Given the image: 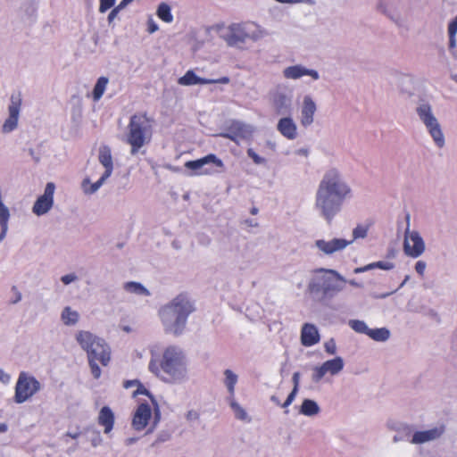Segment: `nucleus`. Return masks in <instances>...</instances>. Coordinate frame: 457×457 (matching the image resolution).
<instances>
[{
  "label": "nucleus",
  "instance_id": "58836bf2",
  "mask_svg": "<svg viewBox=\"0 0 457 457\" xmlns=\"http://www.w3.org/2000/svg\"><path fill=\"white\" fill-rule=\"evenodd\" d=\"M348 325L356 333L368 335L370 328L364 321L359 320H350L348 321Z\"/></svg>",
  "mask_w": 457,
  "mask_h": 457
},
{
  "label": "nucleus",
  "instance_id": "0e129e2a",
  "mask_svg": "<svg viewBox=\"0 0 457 457\" xmlns=\"http://www.w3.org/2000/svg\"><path fill=\"white\" fill-rule=\"evenodd\" d=\"M8 429V427L5 423H0V433H4Z\"/></svg>",
  "mask_w": 457,
  "mask_h": 457
},
{
  "label": "nucleus",
  "instance_id": "e433bc0d",
  "mask_svg": "<svg viewBox=\"0 0 457 457\" xmlns=\"http://www.w3.org/2000/svg\"><path fill=\"white\" fill-rule=\"evenodd\" d=\"M375 268H379L381 270H389L394 268V263L389 262H377L370 263V264L361 267V268H356L354 270V273L368 271V270H373Z\"/></svg>",
  "mask_w": 457,
  "mask_h": 457
},
{
  "label": "nucleus",
  "instance_id": "c9c22d12",
  "mask_svg": "<svg viewBox=\"0 0 457 457\" xmlns=\"http://www.w3.org/2000/svg\"><path fill=\"white\" fill-rule=\"evenodd\" d=\"M124 289L137 295H149V291L139 282H127L124 284Z\"/></svg>",
  "mask_w": 457,
  "mask_h": 457
},
{
  "label": "nucleus",
  "instance_id": "7c9ffc66",
  "mask_svg": "<svg viewBox=\"0 0 457 457\" xmlns=\"http://www.w3.org/2000/svg\"><path fill=\"white\" fill-rule=\"evenodd\" d=\"M320 411V408L319 404L314 400L312 399H304L299 410V413L307 417L315 416Z\"/></svg>",
  "mask_w": 457,
  "mask_h": 457
},
{
  "label": "nucleus",
  "instance_id": "423d86ee",
  "mask_svg": "<svg viewBox=\"0 0 457 457\" xmlns=\"http://www.w3.org/2000/svg\"><path fill=\"white\" fill-rule=\"evenodd\" d=\"M262 37L263 31L253 22L232 23L221 35L228 46L238 49H242L248 40L255 42Z\"/></svg>",
  "mask_w": 457,
  "mask_h": 457
},
{
  "label": "nucleus",
  "instance_id": "c85d7f7f",
  "mask_svg": "<svg viewBox=\"0 0 457 457\" xmlns=\"http://www.w3.org/2000/svg\"><path fill=\"white\" fill-rule=\"evenodd\" d=\"M224 374V386L227 388L228 393V399H231L235 397V387L238 381V376L231 370L227 369L223 372Z\"/></svg>",
  "mask_w": 457,
  "mask_h": 457
},
{
  "label": "nucleus",
  "instance_id": "4d7b16f0",
  "mask_svg": "<svg viewBox=\"0 0 457 457\" xmlns=\"http://www.w3.org/2000/svg\"><path fill=\"white\" fill-rule=\"evenodd\" d=\"M312 0H283L284 4H299V3H312Z\"/></svg>",
  "mask_w": 457,
  "mask_h": 457
},
{
  "label": "nucleus",
  "instance_id": "864d4df0",
  "mask_svg": "<svg viewBox=\"0 0 457 457\" xmlns=\"http://www.w3.org/2000/svg\"><path fill=\"white\" fill-rule=\"evenodd\" d=\"M292 381L294 383V387L293 388H295L296 391L298 392L299 381H300V373L299 372H295L293 374Z\"/></svg>",
  "mask_w": 457,
  "mask_h": 457
},
{
  "label": "nucleus",
  "instance_id": "052dcab7",
  "mask_svg": "<svg viewBox=\"0 0 457 457\" xmlns=\"http://www.w3.org/2000/svg\"><path fill=\"white\" fill-rule=\"evenodd\" d=\"M170 437V435H159L158 438H157V441L158 442H164L166 441L167 439H169Z\"/></svg>",
  "mask_w": 457,
  "mask_h": 457
},
{
  "label": "nucleus",
  "instance_id": "412c9836",
  "mask_svg": "<svg viewBox=\"0 0 457 457\" xmlns=\"http://www.w3.org/2000/svg\"><path fill=\"white\" fill-rule=\"evenodd\" d=\"M137 384H138V386H137V389L134 392V395H147L151 399V402L154 407V416L153 427L150 429H148V431H147V433H151L155 428V427L157 426V424L159 423V421L161 420V411H160V408H159L158 403H157L156 400L154 399V397L151 395V393L146 388H145L142 385H140L137 380L125 381L124 387L129 388Z\"/></svg>",
  "mask_w": 457,
  "mask_h": 457
},
{
  "label": "nucleus",
  "instance_id": "1a4fd4ad",
  "mask_svg": "<svg viewBox=\"0 0 457 457\" xmlns=\"http://www.w3.org/2000/svg\"><path fill=\"white\" fill-rule=\"evenodd\" d=\"M98 161L104 166V172L95 183H91L88 178L83 179L81 187L86 195H93L111 177L113 170V162L111 148L108 145H102L99 148Z\"/></svg>",
  "mask_w": 457,
  "mask_h": 457
},
{
  "label": "nucleus",
  "instance_id": "680f3d73",
  "mask_svg": "<svg viewBox=\"0 0 457 457\" xmlns=\"http://www.w3.org/2000/svg\"><path fill=\"white\" fill-rule=\"evenodd\" d=\"M137 438L136 437H129V438H127L126 439V445H131L133 444H135L137 442Z\"/></svg>",
  "mask_w": 457,
  "mask_h": 457
},
{
  "label": "nucleus",
  "instance_id": "ddd939ff",
  "mask_svg": "<svg viewBox=\"0 0 457 457\" xmlns=\"http://www.w3.org/2000/svg\"><path fill=\"white\" fill-rule=\"evenodd\" d=\"M426 250L425 241L419 231L410 228L408 223L404 231L403 251L407 256L418 258L424 253Z\"/></svg>",
  "mask_w": 457,
  "mask_h": 457
},
{
  "label": "nucleus",
  "instance_id": "5fc2aeb1",
  "mask_svg": "<svg viewBox=\"0 0 457 457\" xmlns=\"http://www.w3.org/2000/svg\"><path fill=\"white\" fill-rule=\"evenodd\" d=\"M118 14H119V12L115 8H113L108 14V17H107L108 22L112 23L114 21V19L117 17Z\"/></svg>",
  "mask_w": 457,
  "mask_h": 457
},
{
  "label": "nucleus",
  "instance_id": "72a5a7b5",
  "mask_svg": "<svg viewBox=\"0 0 457 457\" xmlns=\"http://www.w3.org/2000/svg\"><path fill=\"white\" fill-rule=\"evenodd\" d=\"M376 342H386L391 337V332L386 328H370L367 335Z\"/></svg>",
  "mask_w": 457,
  "mask_h": 457
},
{
  "label": "nucleus",
  "instance_id": "09e8293b",
  "mask_svg": "<svg viewBox=\"0 0 457 457\" xmlns=\"http://www.w3.org/2000/svg\"><path fill=\"white\" fill-rule=\"evenodd\" d=\"M427 264L423 261H418L415 264V270L420 275H423L426 270Z\"/></svg>",
  "mask_w": 457,
  "mask_h": 457
},
{
  "label": "nucleus",
  "instance_id": "6e6d98bb",
  "mask_svg": "<svg viewBox=\"0 0 457 457\" xmlns=\"http://www.w3.org/2000/svg\"><path fill=\"white\" fill-rule=\"evenodd\" d=\"M129 3L126 0H121L120 3L115 6L114 8L120 12L121 10H123Z\"/></svg>",
  "mask_w": 457,
  "mask_h": 457
},
{
  "label": "nucleus",
  "instance_id": "13d9d810",
  "mask_svg": "<svg viewBox=\"0 0 457 457\" xmlns=\"http://www.w3.org/2000/svg\"><path fill=\"white\" fill-rule=\"evenodd\" d=\"M80 433L79 432H67L66 433V436H70L71 438L72 439H77L79 436Z\"/></svg>",
  "mask_w": 457,
  "mask_h": 457
},
{
  "label": "nucleus",
  "instance_id": "37998d69",
  "mask_svg": "<svg viewBox=\"0 0 457 457\" xmlns=\"http://www.w3.org/2000/svg\"><path fill=\"white\" fill-rule=\"evenodd\" d=\"M116 0H100L99 12L104 13L114 6Z\"/></svg>",
  "mask_w": 457,
  "mask_h": 457
},
{
  "label": "nucleus",
  "instance_id": "79ce46f5",
  "mask_svg": "<svg viewBox=\"0 0 457 457\" xmlns=\"http://www.w3.org/2000/svg\"><path fill=\"white\" fill-rule=\"evenodd\" d=\"M60 279L63 285L68 286V285L79 280V277L76 275V273L71 272V273L62 276Z\"/></svg>",
  "mask_w": 457,
  "mask_h": 457
},
{
  "label": "nucleus",
  "instance_id": "a18cd8bd",
  "mask_svg": "<svg viewBox=\"0 0 457 457\" xmlns=\"http://www.w3.org/2000/svg\"><path fill=\"white\" fill-rule=\"evenodd\" d=\"M325 351L329 354H335L337 351L336 342L333 338L324 344Z\"/></svg>",
  "mask_w": 457,
  "mask_h": 457
},
{
  "label": "nucleus",
  "instance_id": "338daca9",
  "mask_svg": "<svg viewBox=\"0 0 457 457\" xmlns=\"http://www.w3.org/2000/svg\"><path fill=\"white\" fill-rule=\"evenodd\" d=\"M451 79L457 84V73L451 74Z\"/></svg>",
  "mask_w": 457,
  "mask_h": 457
},
{
  "label": "nucleus",
  "instance_id": "dca6fc26",
  "mask_svg": "<svg viewBox=\"0 0 457 457\" xmlns=\"http://www.w3.org/2000/svg\"><path fill=\"white\" fill-rule=\"evenodd\" d=\"M21 103L22 98L20 92L11 96L10 104L8 105V118L4 120L2 127L3 133H11L17 129Z\"/></svg>",
  "mask_w": 457,
  "mask_h": 457
},
{
  "label": "nucleus",
  "instance_id": "f257e3e1",
  "mask_svg": "<svg viewBox=\"0 0 457 457\" xmlns=\"http://www.w3.org/2000/svg\"><path fill=\"white\" fill-rule=\"evenodd\" d=\"M148 370L167 384H182L189 378L186 354L176 345L167 346L161 354L152 352Z\"/></svg>",
  "mask_w": 457,
  "mask_h": 457
},
{
  "label": "nucleus",
  "instance_id": "f3484780",
  "mask_svg": "<svg viewBox=\"0 0 457 457\" xmlns=\"http://www.w3.org/2000/svg\"><path fill=\"white\" fill-rule=\"evenodd\" d=\"M54 191L55 185L53 182H48L46 185L44 194L36 200L32 207V212L36 215L42 216L51 210L54 205Z\"/></svg>",
  "mask_w": 457,
  "mask_h": 457
},
{
  "label": "nucleus",
  "instance_id": "a19ab883",
  "mask_svg": "<svg viewBox=\"0 0 457 457\" xmlns=\"http://www.w3.org/2000/svg\"><path fill=\"white\" fill-rule=\"evenodd\" d=\"M247 155L253 160L255 164H264L266 162L265 158L260 156L255 153L253 148L247 150Z\"/></svg>",
  "mask_w": 457,
  "mask_h": 457
},
{
  "label": "nucleus",
  "instance_id": "c756f323",
  "mask_svg": "<svg viewBox=\"0 0 457 457\" xmlns=\"http://www.w3.org/2000/svg\"><path fill=\"white\" fill-rule=\"evenodd\" d=\"M179 84L182 86L207 85L208 79L198 77L193 71H187L184 76L179 79Z\"/></svg>",
  "mask_w": 457,
  "mask_h": 457
},
{
  "label": "nucleus",
  "instance_id": "6e6552de",
  "mask_svg": "<svg viewBox=\"0 0 457 457\" xmlns=\"http://www.w3.org/2000/svg\"><path fill=\"white\" fill-rule=\"evenodd\" d=\"M416 113L425 126L435 145L438 148L445 147V137L438 119L433 112L432 105L428 102L421 101L416 107Z\"/></svg>",
  "mask_w": 457,
  "mask_h": 457
},
{
  "label": "nucleus",
  "instance_id": "9b49d317",
  "mask_svg": "<svg viewBox=\"0 0 457 457\" xmlns=\"http://www.w3.org/2000/svg\"><path fill=\"white\" fill-rule=\"evenodd\" d=\"M273 107L278 115H290L293 105V89L285 84H278L271 92Z\"/></svg>",
  "mask_w": 457,
  "mask_h": 457
},
{
  "label": "nucleus",
  "instance_id": "3c124183",
  "mask_svg": "<svg viewBox=\"0 0 457 457\" xmlns=\"http://www.w3.org/2000/svg\"><path fill=\"white\" fill-rule=\"evenodd\" d=\"M208 81H210L209 84H228V83H229L230 79L228 77L224 76V77H221L217 79H208Z\"/></svg>",
  "mask_w": 457,
  "mask_h": 457
},
{
  "label": "nucleus",
  "instance_id": "b1692460",
  "mask_svg": "<svg viewBox=\"0 0 457 457\" xmlns=\"http://www.w3.org/2000/svg\"><path fill=\"white\" fill-rule=\"evenodd\" d=\"M278 131L286 138L294 140L297 137V127L290 117L281 118L277 124Z\"/></svg>",
  "mask_w": 457,
  "mask_h": 457
},
{
  "label": "nucleus",
  "instance_id": "39448f33",
  "mask_svg": "<svg viewBox=\"0 0 457 457\" xmlns=\"http://www.w3.org/2000/svg\"><path fill=\"white\" fill-rule=\"evenodd\" d=\"M76 340L80 347L87 353L91 373L95 378L101 377V369L97 362L107 366L111 358V350L105 341L86 330H79L76 334Z\"/></svg>",
  "mask_w": 457,
  "mask_h": 457
},
{
  "label": "nucleus",
  "instance_id": "20e7f679",
  "mask_svg": "<svg viewBox=\"0 0 457 457\" xmlns=\"http://www.w3.org/2000/svg\"><path fill=\"white\" fill-rule=\"evenodd\" d=\"M195 310L194 302L187 295H177L159 311L164 330L176 336L181 335L185 330L189 315Z\"/></svg>",
  "mask_w": 457,
  "mask_h": 457
},
{
  "label": "nucleus",
  "instance_id": "9d476101",
  "mask_svg": "<svg viewBox=\"0 0 457 457\" xmlns=\"http://www.w3.org/2000/svg\"><path fill=\"white\" fill-rule=\"evenodd\" d=\"M41 388V383L34 376L21 371L15 384L13 400L16 403H23L39 392Z\"/></svg>",
  "mask_w": 457,
  "mask_h": 457
},
{
  "label": "nucleus",
  "instance_id": "a878e982",
  "mask_svg": "<svg viewBox=\"0 0 457 457\" xmlns=\"http://www.w3.org/2000/svg\"><path fill=\"white\" fill-rule=\"evenodd\" d=\"M114 420L115 417L112 409L109 406L102 407L98 413L97 422L104 428L105 434H109L113 429Z\"/></svg>",
  "mask_w": 457,
  "mask_h": 457
},
{
  "label": "nucleus",
  "instance_id": "4c0bfd02",
  "mask_svg": "<svg viewBox=\"0 0 457 457\" xmlns=\"http://www.w3.org/2000/svg\"><path fill=\"white\" fill-rule=\"evenodd\" d=\"M157 15L162 21L165 22L170 23L173 21V15L171 14L170 7L166 3L160 4L157 9Z\"/></svg>",
  "mask_w": 457,
  "mask_h": 457
},
{
  "label": "nucleus",
  "instance_id": "7ed1b4c3",
  "mask_svg": "<svg viewBox=\"0 0 457 457\" xmlns=\"http://www.w3.org/2000/svg\"><path fill=\"white\" fill-rule=\"evenodd\" d=\"M343 200L340 174L332 170L321 180L316 194V208L330 221L340 209Z\"/></svg>",
  "mask_w": 457,
  "mask_h": 457
},
{
  "label": "nucleus",
  "instance_id": "393cba45",
  "mask_svg": "<svg viewBox=\"0 0 457 457\" xmlns=\"http://www.w3.org/2000/svg\"><path fill=\"white\" fill-rule=\"evenodd\" d=\"M316 112V104L310 96H305L303 101L301 110V123L303 127H308L313 122V116Z\"/></svg>",
  "mask_w": 457,
  "mask_h": 457
},
{
  "label": "nucleus",
  "instance_id": "aec40b11",
  "mask_svg": "<svg viewBox=\"0 0 457 457\" xmlns=\"http://www.w3.org/2000/svg\"><path fill=\"white\" fill-rule=\"evenodd\" d=\"M152 417V410L147 403H140L135 411L132 419V428L137 431H141L146 428Z\"/></svg>",
  "mask_w": 457,
  "mask_h": 457
},
{
  "label": "nucleus",
  "instance_id": "f03ea898",
  "mask_svg": "<svg viewBox=\"0 0 457 457\" xmlns=\"http://www.w3.org/2000/svg\"><path fill=\"white\" fill-rule=\"evenodd\" d=\"M343 276L332 269L318 268L312 271L307 289L316 302L329 305L342 289Z\"/></svg>",
  "mask_w": 457,
  "mask_h": 457
},
{
  "label": "nucleus",
  "instance_id": "c03bdc74",
  "mask_svg": "<svg viewBox=\"0 0 457 457\" xmlns=\"http://www.w3.org/2000/svg\"><path fill=\"white\" fill-rule=\"evenodd\" d=\"M297 393L296 389L293 388L286 401L281 404V407L287 409L295 401Z\"/></svg>",
  "mask_w": 457,
  "mask_h": 457
},
{
  "label": "nucleus",
  "instance_id": "69168bd1",
  "mask_svg": "<svg viewBox=\"0 0 457 457\" xmlns=\"http://www.w3.org/2000/svg\"><path fill=\"white\" fill-rule=\"evenodd\" d=\"M450 37V46L453 47L455 46V36H449Z\"/></svg>",
  "mask_w": 457,
  "mask_h": 457
},
{
  "label": "nucleus",
  "instance_id": "5701e85b",
  "mask_svg": "<svg viewBox=\"0 0 457 457\" xmlns=\"http://www.w3.org/2000/svg\"><path fill=\"white\" fill-rule=\"evenodd\" d=\"M320 336L318 328L312 323H304L301 329V343L305 347L318 344Z\"/></svg>",
  "mask_w": 457,
  "mask_h": 457
},
{
  "label": "nucleus",
  "instance_id": "6ab92c4d",
  "mask_svg": "<svg viewBox=\"0 0 457 457\" xmlns=\"http://www.w3.org/2000/svg\"><path fill=\"white\" fill-rule=\"evenodd\" d=\"M443 425L436 426L426 430L416 431L411 436V443L422 445L439 439L445 433Z\"/></svg>",
  "mask_w": 457,
  "mask_h": 457
},
{
  "label": "nucleus",
  "instance_id": "bf43d9fd",
  "mask_svg": "<svg viewBox=\"0 0 457 457\" xmlns=\"http://www.w3.org/2000/svg\"><path fill=\"white\" fill-rule=\"evenodd\" d=\"M353 192L352 189L349 187L345 186V197H352Z\"/></svg>",
  "mask_w": 457,
  "mask_h": 457
},
{
  "label": "nucleus",
  "instance_id": "49530a36",
  "mask_svg": "<svg viewBox=\"0 0 457 457\" xmlns=\"http://www.w3.org/2000/svg\"><path fill=\"white\" fill-rule=\"evenodd\" d=\"M449 36H455L457 34V16L448 25Z\"/></svg>",
  "mask_w": 457,
  "mask_h": 457
},
{
  "label": "nucleus",
  "instance_id": "f704fd0d",
  "mask_svg": "<svg viewBox=\"0 0 457 457\" xmlns=\"http://www.w3.org/2000/svg\"><path fill=\"white\" fill-rule=\"evenodd\" d=\"M108 81H109L108 78L104 77V76L100 77L96 80V83L93 92H92V97L95 102H97L102 98V96L106 89Z\"/></svg>",
  "mask_w": 457,
  "mask_h": 457
},
{
  "label": "nucleus",
  "instance_id": "f8f14e48",
  "mask_svg": "<svg viewBox=\"0 0 457 457\" xmlns=\"http://www.w3.org/2000/svg\"><path fill=\"white\" fill-rule=\"evenodd\" d=\"M206 165H215L220 169L224 168L222 160L213 154H207L200 159L188 161L185 163V167L191 170V175L194 176L213 175L220 173V170L214 168H205Z\"/></svg>",
  "mask_w": 457,
  "mask_h": 457
},
{
  "label": "nucleus",
  "instance_id": "4468645a",
  "mask_svg": "<svg viewBox=\"0 0 457 457\" xmlns=\"http://www.w3.org/2000/svg\"><path fill=\"white\" fill-rule=\"evenodd\" d=\"M310 249L320 258H332L343 250V238H317L311 243Z\"/></svg>",
  "mask_w": 457,
  "mask_h": 457
},
{
  "label": "nucleus",
  "instance_id": "e2e57ef3",
  "mask_svg": "<svg viewBox=\"0 0 457 457\" xmlns=\"http://www.w3.org/2000/svg\"><path fill=\"white\" fill-rule=\"evenodd\" d=\"M270 401H271L272 403H274L275 404H277V405H281L279 399H278V396H276V395H272V396L270 397Z\"/></svg>",
  "mask_w": 457,
  "mask_h": 457
},
{
  "label": "nucleus",
  "instance_id": "bb28decb",
  "mask_svg": "<svg viewBox=\"0 0 457 457\" xmlns=\"http://www.w3.org/2000/svg\"><path fill=\"white\" fill-rule=\"evenodd\" d=\"M370 227L371 222L370 221L357 223L351 232L350 238L345 239V247L353 244L359 239L366 238Z\"/></svg>",
  "mask_w": 457,
  "mask_h": 457
},
{
  "label": "nucleus",
  "instance_id": "de8ad7c7",
  "mask_svg": "<svg viewBox=\"0 0 457 457\" xmlns=\"http://www.w3.org/2000/svg\"><path fill=\"white\" fill-rule=\"evenodd\" d=\"M200 417V414L197 411H195V410H190L187 412L186 414V419L188 420V421H195L199 419Z\"/></svg>",
  "mask_w": 457,
  "mask_h": 457
},
{
  "label": "nucleus",
  "instance_id": "603ef678",
  "mask_svg": "<svg viewBox=\"0 0 457 457\" xmlns=\"http://www.w3.org/2000/svg\"><path fill=\"white\" fill-rule=\"evenodd\" d=\"M159 29L158 25L155 23V21L153 19L148 20V32L149 33H154Z\"/></svg>",
  "mask_w": 457,
  "mask_h": 457
},
{
  "label": "nucleus",
  "instance_id": "774afa93",
  "mask_svg": "<svg viewBox=\"0 0 457 457\" xmlns=\"http://www.w3.org/2000/svg\"><path fill=\"white\" fill-rule=\"evenodd\" d=\"M298 153H299L300 154H303V155H307V154H308V151H307L306 149H300V150L298 151Z\"/></svg>",
  "mask_w": 457,
  "mask_h": 457
},
{
  "label": "nucleus",
  "instance_id": "2eb2a0df",
  "mask_svg": "<svg viewBox=\"0 0 457 457\" xmlns=\"http://www.w3.org/2000/svg\"><path fill=\"white\" fill-rule=\"evenodd\" d=\"M254 131V126L240 120H233L228 126L227 132L222 133L221 137L239 145L241 140L251 139Z\"/></svg>",
  "mask_w": 457,
  "mask_h": 457
},
{
  "label": "nucleus",
  "instance_id": "ea45409f",
  "mask_svg": "<svg viewBox=\"0 0 457 457\" xmlns=\"http://www.w3.org/2000/svg\"><path fill=\"white\" fill-rule=\"evenodd\" d=\"M91 431H92V436L90 438V442H91L92 446L97 447V446L101 445L103 443V438L100 434V431H98L95 428H92Z\"/></svg>",
  "mask_w": 457,
  "mask_h": 457
},
{
  "label": "nucleus",
  "instance_id": "0eeeda50",
  "mask_svg": "<svg viewBox=\"0 0 457 457\" xmlns=\"http://www.w3.org/2000/svg\"><path fill=\"white\" fill-rule=\"evenodd\" d=\"M128 129L126 142L130 145V153L134 155L152 137L151 120L145 113L134 114L130 117Z\"/></svg>",
  "mask_w": 457,
  "mask_h": 457
},
{
  "label": "nucleus",
  "instance_id": "4be33fe9",
  "mask_svg": "<svg viewBox=\"0 0 457 457\" xmlns=\"http://www.w3.org/2000/svg\"><path fill=\"white\" fill-rule=\"evenodd\" d=\"M283 76L287 79H298L303 76H311L314 80H318L320 79V75L317 71L307 69L301 64L285 68L283 70Z\"/></svg>",
  "mask_w": 457,
  "mask_h": 457
},
{
  "label": "nucleus",
  "instance_id": "cd10ccee",
  "mask_svg": "<svg viewBox=\"0 0 457 457\" xmlns=\"http://www.w3.org/2000/svg\"><path fill=\"white\" fill-rule=\"evenodd\" d=\"M414 77L409 73H397L396 75V86L403 94H412L414 89Z\"/></svg>",
  "mask_w": 457,
  "mask_h": 457
},
{
  "label": "nucleus",
  "instance_id": "a211bd4d",
  "mask_svg": "<svg viewBox=\"0 0 457 457\" xmlns=\"http://www.w3.org/2000/svg\"><path fill=\"white\" fill-rule=\"evenodd\" d=\"M343 369V359L337 357L323 362L320 366L315 367L312 373V380L320 382L326 375L334 376Z\"/></svg>",
  "mask_w": 457,
  "mask_h": 457
},
{
  "label": "nucleus",
  "instance_id": "2f4dec72",
  "mask_svg": "<svg viewBox=\"0 0 457 457\" xmlns=\"http://www.w3.org/2000/svg\"><path fill=\"white\" fill-rule=\"evenodd\" d=\"M79 320V314L77 311L66 306L61 312V320L66 326H74Z\"/></svg>",
  "mask_w": 457,
  "mask_h": 457
},
{
  "label": "nucleus",
  "instance_id": "8fccbe9b",
  "mask_svg": "<svg viewBox=\"0 0 457 457\" xmlns=\"http://www.w3.org/2000/svg\"><path fill=\"white\" fill-rule=\"evenodd\" d=\"M12 291L14 293V298L12 300V303H19L22 298L21 293L18 290L17 287L15 286L12 287Z\"/></svg>",
  "mask_w": 457,
  "mask_h": 457
},
{
  "label": "nucleus",
  "instance_id": "473e14b6",
  "mask_svg": "<svg viewBox=\"0 0 457 457\" xmlns=\"http://www.w3.org/2000/svg\"><path fill=\"white\" fill-rule=\"evenodd\" d=\"M229 406L231 407L236 419L245 421L246 423H250L252 419L246 412V411L235 400L234 398L228 399Z\"/></svg>",
  "mask_w": 457,
  "mask_h": 457
}]
</instances>
